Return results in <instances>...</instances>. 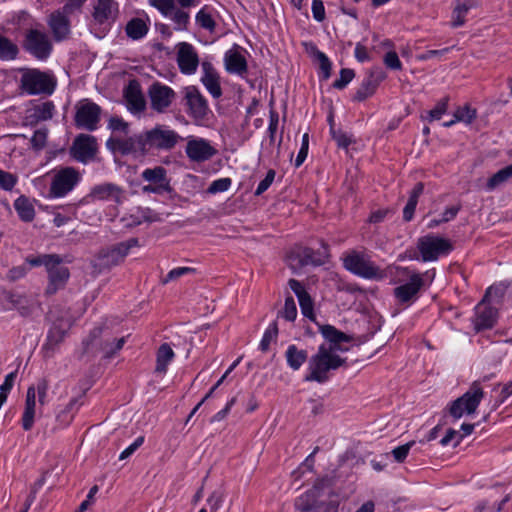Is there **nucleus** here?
I'll use <instances>...</instances> for the list:
<instances>
[{
    "label": "nucleus",
    "instance_id": "1",
    "mask_svg": "<svg viewBox=\"0 0 512 512\" xmlns=\"http://www.w3.org/2000/svg\"><path fill=\"white\" fill-rule=\"evenodd\" d=\"M345 359L341 358L330 347L319 346L316 354L308 361L306 382L325 383L330 378V372L344 365Z\"/></svg>",
    "mask_w": 512,
    "mask_h": 512
},
{
    "label": "nucleus",
    "instance_id": "2",
    "mask_svg": "<svg viewBox=\"0 0 512 512\" xmlns=\"http://www.w3.org/2000/svg\"><path fill=\"white\" fill-rule=\"evenodd\" d=\"M125 343V337L119 339L113 338L108 332L102 328H94L90 335L83 340L84 352L97 354L102 353L104 357L110 358L116 352L122 349Z\"/></svg>",
    "mask_w": 512,
    "mask_h": 512
},
{
    "label": "nucleus",
    "instance_id": "3",
    "mask_svg": "<svg viewBox=\"0 0 512 512\" xmlns=\"http://www.w3.org/2000/svg\"><path fill=\"white\" fill-rule=\"evenodd\" d=\"M51 183L49 188V198H63L69 194L81 181V173L74 167H61L49 173Z\"/></svg>",
    "mask_w": 512,
    "mask_h": 512
},
{
    "label": "nucleus",
    "instance_id": "4",
    "mask_svg": "<svg viewBox=\"0 0 512 512\" xmlns=\"http://www.w3.org/2000/svg\"><path fill=\"white\" fill-rule=\"evenodd\" d=\"M49 383L40 379L36 385L29 386L26 392L25 407L21 418L22 428L25 431L32 429L36 414V397L41 406L47 403Z\"/></svg>",
    "mask_w": 512,
    "mask_h": 512
},
{
    "label": "nucleus",
    "instance_id": "5",
    "mask_svg": "<svg viewBox=\"0 0 512 512\" xmlns=\"http://www.w3.org/2000/svg\"><path fill=\"white\" fill-rule=\"evenodd\" d=\"M484 397V392L479 382H473L470 388L459 398L454 400L449 412L455 419L461 418L464 414L475 413L477 407Z\"/></svg>",
    "mask_w": 512,
    "mask_h": 512
},
{
    "label": "nucleus",
    "instance_id": "6",
    "mask_svg": "<svg viewBox=\"0 0 512 512\" xmlns=\"http://www.w3.org/2000/svg\"><path fill=\"white\" fill-rule=\"evenodd\" d=\"M143 134L146 150H171L182 139L176 131L164 125H157Z\"/></svg>",
    "mask_w": 512,
    "mask_h": 512
},
{
    "label": "nucleus",
    "instance_id": "7",
    "mask_svg": "<svg viewBox=\"0 0 512 512\" xmlns=\"http://www.w3.org/2000/svg\"><path fill=\"white\" fill-rule=\"evenodd\" d=\"M502 293L501 289L496 286H491L486 291L483 300L475 308V317L473 319L474 328L477 331L492 328L497 319V309L490 306L489 302L495 294L499 296Z\"/></svg>",
    "mask_w": 512,
    "mask_h": 512
},
{
    "label": "nucleus",
    "instance_id": "8",
    "mask_svg": "<svg viewBox=\"0 0 512 512\" xmlns=\"http://www.w3.org/2000/svg\"><path fill=\"white\" fill-rule=\"evenodd\" d=\"M20 82L21 88L30 95L52 94L55 88L53 78L36 69L25 71Z\"/></svg>",
    "mask_w": 512,
    "mask_h": 512
},
{
    "label": "nucleus",
    "instance_id": "9",
    "mask_svg": "<svg viewBox=\"0 0 512 512\" xmlns=\"http://www.w3.org/2000/svg\"><path fill=\"white\" fill-rule=\"evenodd\" d=\"M417 248L422 260L435 261L440 256L447 255L452 250V244L448 239L433 234L422 236L417 241Z\"/></svg>",
    "mask_w": 512,
    "mask_h": 512
},
{
    "label": "nucleus",
    "instance_id": "10",
    "mask_svg": "<svg viewBox=\"0 0 512 512\" xmlns=\"http://www.w3.org/2000/svg\"><path fill=\"white\" fill-rule=\"evenodd\" d=\"M343 265L351 273L366 279H374L381 276L380 269L365 254L357 251H350L345 254Z\"/></svg>",
    "mask_w": 512,
    "mask_h": 512
},
{
    "label": "nucleus",
    "instance_id": "11",
    "mask_svg": "<svg viewBox=\"0 0 512 512\" xmlns=\"http://www.w3.org/2000/svg\"><path fill=\"white\" fill-rule=\"evenodd\" d=\"M327 257V249L324 247L323 252H315L311 248L303 246L293 247L286 257L288 266L293 271L301 270L303 267L308 265H321L324 263V258Z\"/></svg>",
    "mask_w": 512,
    "mask_h": 512
},
{
    "label": "nucleus",
    "instance_id": "12",
    "mask_svg": "<svg viewBox=\"0 0 512 512\" xmlns=\"http://www.w3.org/2000/svg\"><path fill=\"white\" fill-rule=\"evenodd\" d=\"M326 494H331V480L320 479L296 500L295 506L300 512H319L320 498Z\"/></svg>",
    "mask_w": 512,
    "mask_h": 512
},
{
    "label": "nucleus",
    "instance_id": "13",
    "mask_svg": "<svg viewBox=\"0 0 512 512\" xmlns=\"http://www.w3.org/2000/svg\"><path fill=\"white\" fill-rule=\"evenodd\" d=\"M126 199V190L112 182H104L93 186L86 196L87 202H113L116 205L123 204Z\"/></svg>",
    "mask_w": 512,
    "mask_h": 512
},
{
    "label": "nucleus",
    "instance_id": "14",
    "mask_svg": "<svg viewBox=\"0 0 512 512\" xmlns=\"http://www.w3.org/2000/svg\"><path fill=\"white\" fill-rule=\"evenodd\" d=\"M144 140L143 133L127 138L113 136L107 140L106 147L121 155H144L147 152Z\"/></svg>",
    "mask_w": 512,
    "mask_h": 512
},
{
    "label": "nucleus",
    "instance_id": "15",
    "mask_svg": "<svg viewBox=\"0 0 512 512\" xmlns=\"http://www.w3.org/2000/svg\"><path fill=\"white\" fill-rule=\"evenodd\" d=\"M24 48L39 60H45L52 51V43L49 36L38 29H29L26 32Z\"/></svg>",
    "mask_w": 512,
    "mask_h": 512
},
{
    "label": "nucleus",
    "instance_id": "16",
    "mask_svg": "<svg viewBox=\"0 0 512 512\" xmlns=\"http://www.w3.org/2000/svg\"><path fill=\"white\" fill-rule=\"evenodd\" d=\"M101 108L89 100L80 101L76 106L75 123L78 127L93 131L100 120Z\"/></svg>",
    "mask_w": 512,
    "mask_h": 512
},
{
    "label": "nucleus",
    "instance_id": "17",
    "mask_svg": "<svg viewBox=\"0 0 512 512\" xmlns=\"http://www.w3.org/2000/svg\"><path fill=\"white\" fill-rule=\"evenodd\" d=\"M176 61L182 74H195L199 66V56L195 47L188 42L178 43L176 45Z\"/></svg>",
    "mask_w": 512,
    "mask_h": 512
},
{
    "label": "nucleus",
    "instance_id": "18",
    "mask_svg": "<svg viewBox=\"0 0 512 512\" xmlns=\"http://www.w3.org/2000/svg\"><path fill=\"white\" fill-rule=\"evenodd\" d=\"M48 285L46 287V294L53 295L59 289H62L69 279V269L62 264V258L57 255L47 269Z\"/></svg>",
    "mask_w": 512,
    "mask_h": 512
},
{
    "label": "nucleus",
    "instance_id": "19",
    "mask_svg": "<svg viewBox=\"0 0 512 512\" xmlns=\"http://www.w3.org/2000/svg\"><path fill=\"white\" fill-rule=\"evenodd\" d=\"M405 271L409 275V280L394 289V295L400 303L414 301L424 284L421 274L415 272L410 273L408 269H405Z\"/></svg>",
    "mask_w": 512,
    "mask_h": 512
},
{
    "label": "nucleus",
    "instance_id": "20",
    "mask_svg": "<svg viewBox=\"0 0 512 512\" xmlns=\"http://www.w3.org/2000/svg\"><path fill=\"white\" fill-rule=\"evenodd\" d=\"M187 157L194 162H205L217 154V150L204 138H191L185 148Z\"/></svg>",
    "mask_w": 512,
    "mask_h": 512
},
{
    "label": "nucleus",
    "instance_id": "21",
    "mask_svg": "<svg viewBox=\"0 0 512 512\" xmlns=\"http://www.w3.org/2000/svg\"><path fill=\"white\" fill-rule=\"evenodd\" d=\"M136 246H138V239L136 238H130L127 241L112 246L107 251L101 253L102 265L105 267L118 265L128 255L129 250Z\"/></svg>",
    "mask_w": 512,
    "mask_h": 512
},
{
    "label": "nucleus",
    "instance_id": "22",
    "mask_svg": "<svg viewBox=\"0 0 512 512\" xmlns=\"http://www.w3.org/2000/svg\"><path fill=\"white\" fill-rule=\"evenodd\" d=\"M185 100L189 114L194 119L205 118L209 111L208 103L197 87L188 86L185 89Z\"/></svg>",
    "mask_w": 512,
    "mask_h": 512
},
{
    "label": "nucleus",
    "instance_id": "23",
    "mask_svg": "<svg viewBox=\"0 0 512 512\" xmlns=\"http://www.w3.org/2000/svg\"><path fill=\"white\" fill-rule=\"evenodd\" d=\"M73 157L82 163L91 160L97 152L96 139L91 135H79L71 148Z\"/></svg>",
    "mask_w": 512,
    "mask_h": 512
},
{
    "label": "nucleus",
    "instance_id": "24",
    "mask_svg": "<svg viewBox=\"0 0 512 512\" xmlns=\"http://www.w3.org/2000/svg\"><path fill=\"white\" fill-rule=\"evenodd\" d=\"M149 97L152 109L164 112L175 98V92L166 85L154 83L149 88Z\"/></svg>",
    "mask_w": 512,
    "mask_h": 512
},
{
    "label": "nucleus",
    "instance_id": "25",
    "mask_svg": "<svg viewBox=\"0 0 512 512\" xmlns=\"http://www.w3.org/2000/svg\"><path fill=\"white\" fill-rule=\"evenodd\" d=\"M385 77L386 74L380 67L373 68L355 92L353 100L360 102L372 96Z\"/></svg>",
    "mask_w": 512,
    "mask_h": 512
},
{
    "label": "nucleus",
    "instance_id": "26",
    "mask_svg": "<svg viewBox=\"0 0 512 512\" xmlns=\"http://www.w3.org/2000/svg\"><path fill=\"white\" fill-rule=\"evenodd\" d=\"M224 65L228 73L241 77H243L248 70L247 60L238 45L226 51L224 55Z\"/></svg>",
    "mask_w": 512,
    "mask_h": 512
},
{
    "label": "nucleus",
    "instance_id": "27",
    "mask_svg": "<svg viewBox=\"0 0 512 512\" xmlns=\"http://www.w3.org/2000/svg\"><path fill=\"white\" fill-rule=\"evenodd\" d=\"M202 68V76L201 82L207 89V91L212 95L213 98H220L222 95V88L220 85V76L213 64L209 61H203L201 63Z\"/></svg>",
    "mask_w": 512,
    "mask_h": 512
},
{
    "label": "nucleus",
    "instance_id": "28",
    "mask_svg": "<svg viewBox=\"0 0 512 512\" xmlns=\"http://www.w3.org/2000/svg\"><path fill=\"white\" fill-rule=\"evenodd\" d=\"M289 287L291 290L295 293V295L298 298L299 305L301 308V312L304 317L314 321L315 320V314H314V304L313 300L308 294V292L305 290L303 285L295 279L289 280Z\"/></svg>",
    "mask_w": 512,
    "mask_h": 512
},
{
    "label": "nucleus",
    "instance_id": "29",
    "mask_svg": "<svg viewBox=\"0 0 512 512\" xmlns=\"http://www.w3.org/2000/svg\"><path fill=\"white\" fill-rule=\"evenodd\" d=\"M118 14V4L114 0H97L93 18L99 24L113 22Z\"/></svg>",
    "mask_w": 512,
    "mask_h": 512
},
{
    "label": "nucleus",
    "instance_id": "30",
    "mask_svg": "<svg viewBox=\"0 0 512 512\" xmlns=\"http://www.w3.org/2000/svg\"><path fill=\"white\" fill-rule=\"evenodd\" d=\"M124 98L130 112L140 113L145 109L146 102L140 86L136 81H131L125 88Z\"/></svg>",
    "mask_w": 512,
    "mask_h": 512
},
{
    "label": "nucleus",
    "instance_id": "31",
    "mask_svg": "<svg viewBox=\"0 0 512 512\" xmlns=\"http://www.w3.org/2000/svg\"><path fill=\"white\" fill-rule=\"evenodd\" d=\"M68 15L63 10L53 12L48 21V25L53 33L55 40L61 41L70 33V22Z\"/></svg>",
    "mask_w": 512,
    "mask_h": 512
},
{
    "label": "nucleus",
    "instance_id": "32",
    "mask_svg": "<svg viewBox=\"0 0 512 512\" xmlns=\"http://www.w3.org/2000/svg\"><path fill=\"white\" fill-rule=\"evenodd\" d=\"M478 5V0H455L451 16V26L454 28L463 26L469 11L477 8Z\"/></svg>",
    "mask_w": 512,
    "mask_h": 512
},
{
    "label": "nucleus",
    "instance_id": "33",
    "mask_svg": "<svg viewBox=\"0 0 512 512\" xmlns=\"http://www.w3.org/2000/svg\"><path fill=\"white\" fill-rule=\"evenodd\" d=\"M320 332L323 337L327 340V343H323L320 346L330 347L334 353H337L339 350H343L341 348V343L349 342L350 337L345 333L337 330L332 325H324L320 328Z\"/></svg>",
    "mask_w": 512,
    "mask_h": 512
},
{
    "label": "nucleus",
    "instance_id": "34",
    "mask_svg": "<svg viewBox=\"0 0 512 512\" xmlns=\"http://www.w3.org/2000/svg\"><path fill=\"white\" fill-rule=\"evenodd\" d=\"M0 299L2 300L3 310L17 309L22 315H26L29 312L26 306V298L22 295L3 291L0 294Z\"/></svg>",
    "mask_w": 512,
    "mask_h": 512
},
{
    "label": "nucleus",
    "instance_id": "35",
    "mask_svg": "<svg viewBox=\"0 0 512 512\" xmlns=\"http://www.w3.org/2000/svg\"><path fill=\"white\" fill-rule=\"evenodd\" d=\"M149 19L132 18L125 27L127 36L132 40H140L144 38L149 31Z\"/></svg>",
    "mask_w": 512,
    "mask_h": 512
},
{
    "label": "nucleus",
    "instance_id": "36",
    "mask_svg": "<svg viewBox=\"0 0 512 512\" xmlns=\"http://www.w3.org/2000/svg\"><path fill=\"white\" fill-rule=\"evenodd\" d=\"M55 106L51 101L34 105L28 110V118L31 122L47 121L53 117Z\"/></svg>",
    "mask_w": 512,
    "mask_h": 512
},
{
    "label": "nucleus",
    "instance_id": "37",
    "mask_svg": "<svg viewBox=\"0 0 512 512\" xmlns=\"http://www.w3.org/2000/svg\"><path fill=\"white\" fill-rule=\"evenodd\" d=\"M287 365L294 371H297L307 361L308 353L304 349H299L296 345L291 344L285 351Z\"/></svg>",
    "mask_w": 512,
    "mask_h": 512
},
{
    "label": "nucleus",
    "instance_id": "38",
    "mask_svg": "<svg viewBox=\"0 0 512 512\" xmlns=\"http://www.w3.org/2000/svg\"><path fill=\"white\" fill-rule=\"evenodd\" d=\"M175 353L169 344L163 343L157 350L155 372L165 374L168 365L173 361Z\"/></svg>",
    "mask_w": 512,
    "mask_h": 512
},
{
    "label": "nucleus",
    "instance_id": "39",
    "mask_svg": "<svg viewBox=\"0 0 512 512\" xmlns=\"http://www.w3.org/2000/svg\"><path fill=\"white\" fill-rule=\"evenodd\" d=\"M142 178L149 183L162 185L170 188L169 181L167 179L166 170L162 166L154 168H147L142 172Z\"/></svg>",
    "mask_w": 512,
    "mask_h": 512
},
{
    "label": "nucleus",
    "instance_id": "40",
    "mask_svg": "<svg viewBox=\"0 0 512 512\" xmlns=\"http://www.w3.org/2000/svg\"><path fill=\"white\" fill-rule=\"evenodd\" d=\"M14 208L19 218L24 222H31L35 217V210L28 198L20 196L14 202Z\"/></svg>",
    "mask_w": 512,
    "mask_h": 512
},
{
    "label": "nucleus",
    "instance_id": "41",
    "mask_svg": "<svg viewBox=\"0 0 512 512\" xmlns=\"http://www.w3.org/2000/svg\"><path fill=\"white\" fill-rule=\"evenodd\" d=\"M424 185L423 183L419 182L417 183L414 188L412 189L408 202L406 206L403 209V218L405 221H410L413 218L418 199L420 195L423 193Z\"/></svg>",
    "mask_w": 512,
    "mask_h": 512
},
{
    "label": "nucleus",
    "instance_id": "42",
    "mask_svg": "<svg viewBox=\"0 0 512 512\" xmlns=\"http://www.w3.org/2000/svg\"><path fill=\"white\" fill-rule=\"evenodd\" d=\"M18 53V47L8 38L0 35V59L12 60L15 59Z\"/></svg>",
    "mask_w": 512,
    "mask_h": 512
},
{
    "label": "nucleus",
    "instance_id": "43",
    "mask_svg": "<svg viewBox=\"0 0 512 512\" xmlns=\"http://www.w3.org/2000/svg\"><path fill=\"white\" fill-rule=\"evenodd\" d=\"M278 337V325L276 321L270 323V325L265 330L263 337L260 341L259 348L263 352H267L269 350L270 344L272 342H276Z\"/></svg>",
    "mask_w": 512,
    "mask_h": 512
},
{
    "label": "nucleus",
    "instance_id": "44",
    "mask_svg": "<svg viewBox=\"0 0 512 512\" xmlns=\"http://www.w3.org/2000/svg\"><path fill=\"white\" fill-rule=\"evenodd\" d=\"M512 177V164L496 172L487 182V188L493 190Z\"/></svg>",
    "mask_w": 512,
    "mask_h": 512
},
{
    "label": "nucleus",
    "instance_id": "45",
    "mask_svg": "<svg viewBox=\"0 0 512 512\" xmlns=\"http://www.w3.org/2000/svg\"><path fill=\"white\" fill-rule=\"evenodd\" d=\"M66 335V329L59 325H54L48 332L47 342L45 344L49 349H54L63 341Z\"/></svg>",
    "mask_w": 512,
    "mask_h": 512
},
{
    "label": "nucleus",
    "instance_id": "46",
    "mask_svg": "<svg viewBox=\"0 0 512 512\" xmlns=\"http://www.w3.org/2000/svg\"><path fill=\"white\" fill-rule=\"evenodd\" d=\"M175 25V29L184 30L189 23L190 15L188 12L181 8H175L174 11L167 17Z\"/></svg>",
    "mask_w": 512,
    "mask_h": 512
},
{
    "label": "nucleus",
    "instance_id": "47",
    "mask_svg": "<svg viewBox=\"0 0 512 512\" xmlns=\"http://www.w3.org/2000/svg\"><path fill=\"white\" fill-rule=\"evenodd\" d=\"M196 23L210 32H213L216 27V23L212 18V15L208 12L207 7H203L195 17Z\"/></svg>",
    "mask_w": 512,
    "mask_h": 512
},
{
    "label": "nucleus",
    "instance_id": "48",
    "mask_svg": "<svg viewBox=\"0 0 512 512\" xmlns=\"http://www.w3.org/2000/svg\"><path fill=\"white\" fill-rule=\"evenodd\" d=\"M278 317H283L287 321H294L296 319L297 307L293 297H286L284 308L279 311Z\"/></svg>",
    "mask_w": 512,
    "mask_h": 512
},
{
    "label": "nucleus",
    "instance_id": "49",
    "mask_svg": "<svg viewBox=\"0 0 512 512\" xmlns=\"http://www.w3.org/2000/svg\"><path fill=\"white\" fill-rule=\"evenodd\" d=\"M339 506L337 496L331 490V494H326L320 498L319 512H336Z\"/></svg>",
    "mask_w": 512,
    "mask_h": 512
},
{
    "label": "nucleus",
    "instance_id": "50",
    "mask_svg": "<svg viewBox=\"0 0 512 512\" xmlns=\"http://www.w3.org/2000/svg\"><path fill=\"white\" fill-rule=\"evenodd\" d=\"M152 7L156 8L164 17H168L177 7L175 0H149Z\"/></svg>",
    "mask_w": 512,
    "mask_h": 512
},
{
    "label": "nucleus",
    "instance_id": "51",
    "mask_svg": "<svg viewBox=\"0 0 512 512\" xmlns=\"http://www.w3.org/2000/svg\"><path fill=\"white\" fill-rule=\"evenodd\" d=\"M455 121L471 123L476 117V110L469 105L458 107L454 113Z\"/></svg>",
    "mask_w": 512,
    "mask_h": 512
},
{
    "label": "nucleus",
    "instance_id": "52",
    "mask_svg": "<svg viewBox=\"0 0 512 512\" xmlns=\"http://www.w3.org/2000/svg\"><path fill=\"white\" fill-rule=\"evenodd\" d=\"M448 102H449V98L448 97H444L442 98L437 104L436 106L430 110L428 112V117L427 119L429 121H434V120H439L441 119V117L446 113L447 109H448Z\"/></svg>",
    "mask_w": 512,
    "mask_h": 512
},
{
    "label": "nucleus",
    "instance_id": "53",
    "mask_svg": "<svg viewBox=\"0 0 512 512\" xmlns=\"http://www.w3.org/2000/svg\"><path fill=\"white\" fill-rule=\"evenodd\" d=\"M355 77V73L352 69L343 68L340 71L339 78L336 79L333 83V87L336 89L345 88Z\"/></svg>",
    "mask_w": 512,
    "mask_h": 512
},
{
    "label": "nucleus",
    "instance_id": "54",
    "mask_svg": "<svg viewBox=\"0 0 512 512\" xmlns=\"http://www.w3.org/2000/svg\"><path fill=\"white\" fill-rule=\"evenodd\" d=\"M56 256V254H42L36 257H28L26 262L32 267L43 265L47 270Z\"/></svg>",
    "mask_w": 512,
    "mask_h": 512
},
{
    "label": "nucleus",
    "instance_id": "55",
    "mask_svg": "<svg viewBox=\"0 0 512 512\" xmlns=\"http://www.w3.org/2000/svg\"><path fill=\"white\" fill-rule=\"evenodd\" d=\"M195 273V269L192 267H177L169 271L164 279H162L163 284H167L170 281H174L182 276Z\"/></svg>",
    "mask_w": 512,
    "mask_h": 512
},
{
    "label": "nucleus",
    "instance_id": "56",
    "mask_svg": "<svg viewBox=\"0 0 512 512\" xmlns=\"http://www.w3.org/2000/svg\"><path fill=\"white\" fill-rule=\"evenodd\" d=\"M47 129H38L31 138V146L35 150H41L45 147L47 141Z\"/></svg>",
    "mask_w": 512,
    "mask_h": 512
},
{
    "label": "nucleus",
    "instance_id": "57",
    "mask_svg": "<svg viewBox=\"0 0 512 512\" xmlns=\"http://www.w3.org/2000/svg\"><path fill=\"white\" fill-rule=\"evenodd\" d=\"M224 501V494L220 490H216L211 493V495L207 499V503L210 506L211 512H217Z\"/></svg>",
    "mask_w": 512,
    "mask_h": 512
},
{
    "label": "nucleus",
    "instance_id": "58",
    "mask_svg": "<svg viewBox=\"0 0 512 512\" xmlns=\"http://www.w3.org/2000/svg\"><path fill=\"white\" fill-rule=\"evenodd\" d=\"M383 62L387 68L392 70H401L402 63L395 51H389L385 54Z\"/></svg>",
    "mask_w": 512,
    "mask_h": 512
},
{
    "label": "nucleus",
    "instance_id": "59",
    "mask_svg": "<svg viewBox=\"0 0 512 512\" xmlns=\"http://www.w3.org/2000/svg\"><path fill=\"white\" fill-rule=\"evenodd\" d=\"M231 186V179L230 178H220L215 181H213L209 188L208 192L210 193H218V192H224L227 191Z\"/></svg>",
    "mask_w": 512,
    "mask_h": 512
},
{
    "label": "nucleus",
    "instance_id": "60",
    "mask_svg": "<svg viewBox=\"0 0 512 512\" xmlns=\"http://www.w3.org/2000/svg\"><path fill=\"white\" fill-rule=\"evenodd\" d=\"M16 177L9 172L0 169V187L4 190H12L16 184Z\"/></svg>",
    "mask_w": 512,
    "mask_h": 512
},
{
    "label": "nucleus",
    "instance_id": "61",
    "mask_svg": "<svg viewBox=\"0 0 512 512\" xmlns=\"http://www.w3.org/2000/svg\"><path fill=\"white\" fill-rule=\"evenodd\" d=\"M415 444L414 441H410L404 445L398 446L392 450V454L397 462H403L407 457L411 447Z\"/></svg>",
    "mask_w": 512,
    "mask_h": 512
},
{
    "label": "nucleus",
    "instance_id": "62",
    "mask_svg": "<svg viewBox=\"0 0 512 512\" xmlns=\"http://www.w3.org/2000/svg\"><path fill=\"white\" fill-rule=\"evenodd\" d=\"M275 175L276 173L273 169L268 170L266 177L258 184L255 191L256 196L263 194L271 186L275 179Z\"/></svg>",
    "mask_w": 512,
    "mask_h": 512
},
{
    "label": "nucleus",
    "instance_id": "63",
    "mask_svg": "<svg viewBox=\"0 0 512 512\" xmlns=\"http://www.w3.org/2000/svg\"><path fill=\"white\" fill-rule=\"evenodd\" d=\"M330 132L332 134L333 139L336 141L337 145L341 148H348L351 144V139L345 133L340 130H335L333 126L330 128Z\"/></svg>",
    "mask_w": 512,
    "mask_h": 512
},
{
    "label": "nucleus",
    "instance_id": "64",
    "mask_svg": "<svg viewBox=\"0 0 512 512\" xmlns=\"http://www.w3.org/2000/svg\"><path fill=\"white\" fill-rule=\"evenodd\" d=\"M128 127V123L118 116H112L108 121V128L114 132L121 131L126 134Z\"/></svg>",
    "mask_w": 512,
    "mask_h": 512
}]
</instances>
